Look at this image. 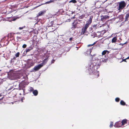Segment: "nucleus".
Listing matches in <instances>:
<instances>
[{
    "label": "nucleus",
    "instance_id": "obj_4",
    "mask_svg": "<svg viewBox=\"0 0 129 129\" xmlns=\"http://www.w3.org/2000/svg\"><path fill=\"white\" fill-rule=\"evenodd\" d=\"M78 22H80V21L79 20H75L72 23V28L73 29H74L77 27V24L78 23Z\"/></svg>",
    "mask_w": 129,
    "mask_h": 129
},
{
    "label": "nucleus",
    "instance_id": "obj_33",
    "mask_svg": "<svg viewBox=\"0 0 129 129\" xmlns=\"http://www.w3.org/2000/svg\"><path fill=\"white\" fill-rule=\"evenodd\" d=\"M16 19H17V18H13L12 19V21H15V20H16Z\"/></svg>",
    "mask_w": 129,
    "mask_h": 129
},
{
    "label": "nucleus",
    "instance_id": "obj_8",
    "mask_svg": "<svg viewBox=\"0 0 129 129\" xmlns=\"http://www.w3.org/2000/svg\"><path fill=\"white\" fill-rule=\"evenodd\" d=\"M109 53V52L107 50H105L103 51L102 53V55H105L107 53V54H108Z\"/></svg>",
    "mask_w": 129,
    "mask_h": 129
},
{
    "label": "nucleus",
    "instance_id": "obj_5",
    "mask_svg": "<svg viewBox=\"0 0 129 129\" xmlns=\"http://www.w3.org/2000/svg\"><path fill=\"white\" fill-rule=\"evenodd\" d=\"M89 23H87L85 24L84 27L83 28L82 31L83 32V34L86 32V30L89 27Z\"/></svg>",
    "mask_w": 129,
    "mask_h": 129
},
{
    "label": "nucleus",
    "instance_id": "obj_37",
    "mask_svg": "<svg viewBox=\"0 0 129 129\" xmlns=\"http://www.w3.org/2000/svg\"><path fill=\"white\" fill-rule=\"evenodd\" d=\"M125 59H123V61H126Z\"/></svg>",
    "mask_w": 129,
    "mask_h": 129
},
{
    "label": "nucleus",
    "instance_id": "obj_3",
    "mask_svg": "<svg viewBox=\"0 0 129 129\" xmlns=\"http://www.w3.org/2000/svg\"><path fill=\"white\" fill-rule=\"evenodd\" d=\"M126 3L124 1H121L119 3V6L118 10L121 11L126 6Z\"/></svg>",
    "mask_w": 129,
    "mask_h": 129
},
{
    "label": "nucleus",
    "instance_id": "obj_9",
    "mask_svg": "<svg viewBox=\"0 0 129 129\" xmlns=\"http://www.w3.org/2000/svg\"><path fill=\"white\" fill-rule=\"evenodd\" d=\"M93 17V16H91L90 17L89 21H88V23H89V24H90L92 22V18Z\"/></svg>",
    "mask_w": 129,
    "mask_h": 129
},
{
    "label": "nucleus",
    "instance_id": "obj_7",
    "mask_svg": "<svg viewBox=\"0 0 129 129\" xmlns=\"http://www.w3.org/2000/svg\"><path fill=\"white\" fill-rule=\"evenodd\" d=\"M127 121V120L126 119H124L121 122V125L122 126H123L125 124H126V122Z\"/></svg>",
    "mask_w": 129,
    "mask_h": 129
},
{
    "label": "nucleus",
    "instance_id": "obj_11",
    "mask_svg": "<svg viewBox=\"0 0 129 129\" xmlns=\"http://www.w3.org/2000/svg\"><path fill=\"white\" fill-rule=\"evenodd\" d=\"M33 49V48L32 47H29V48H27L25 50V52L26 53H27L28 52H29L30 50Z\"/></svg>",
    "mask_w": 129,
    "mask_h": 129
},
{
    "label": "nucleus",
    "instance_id": "obj_27",
    "mask_svg": "<svg viewBox=\"0 0 129 129\" xmlns=\"http://www.w3.org/2000/svg\"><path fill=\"white\" fill-rule=\"evenodd\" d=\"M95 42H94V43L93 44H90V45H88L87 46L88 47H90V46H93L95 44Z\"/></svg>",
    "mask_w": 129,
    "mask_h": 129
},
{
    "label": "nucleus",
    "instance_id": "obj_30",
    "mask_svg": "<svg viewBox=\"0 0 129 129\" xmlns=\"http://www.w3.org/2000/svg\"><path fill=\"white\" fill-rule=\"evenodd\" d=\"M13 88V86H11L10 88L9 89H8V90H12Z\"/></svg>",
    "mask_w": 129,
    "mask_h": 129
},
{
    "label": "nucleus",
    "instance_id": "obj_41",
    "mask_svg": "<svg viewBox=\"0 0 129 129\" xmlns=\"http://www.w3.org/2000/svg\"><path fill=\"white\" fill-rule=\"evenodd\" d=\"M2 96V95L1 94H0V97Z\"/></svg>",
    "mask_w": 129,
    "mask_h": 129
},
{
    "label": "nucleus",
    "instance_id": "obj_39",
    "mask_svg": "<svg viewBox=\"0 0 129 129\" xmlns=\"http://www.w3.org/2000/svg\"><path fill=\"white\" fill-rule=\"evenodd\" d=\"M106 16H105V17H103V18H106Z\"/></svg>",
    "mask_w": 129,
    "mask_h": 129
},
{
    "label": "nucleus",
    "instance_id": "obj_22",
    "mask_svg": "<svg viewBox=\"0 0 129 129\" xmlns=\"http://www.w3.org/2000/svg\"><path fill=\"white\" fill-rule=\"evenodd\" d=\"M119 100V99L118 98H116L115 101L116 102H118Z\"/></svg>",
    "mask_w": 129,
    "mask_h": 129
},
{
    "label": "nucleus",
    "instance_id": "obj_25",
    "mask_svg": "<svg viewBox=\"0 0 129 129\" xmlns=\"http://www.w3.org/2000/svg\"><path fill=\"white\" fill-rule=\"evenodd\" d=\"M52 2H53V1L51 0H50L49 1H48V2H46L45 3V4H49V3H50Z\"/></svg>",
    "mask_w": 129,
    "mask_h": 129
},
{
    "label": "nucleus",
    "instance_id": "obj_6",
    "mask_svg": "<svg viewBox=\"0 0 129 129\" xmlns=\"http://www.w3.org/2000/svg\"><path fill=\"white\" fill-rule=\"evenodd\" d=\"M121 123L119 122H116L114 124V126L115 127H122L121 125Z\"/></svg>",
    "mask_w": 129,
    "mask_h": 129
},
{
    "label": "nucleus",
    "instance_id": "obj_40",
    "mask_svg": "<svg viewBox=\"0 0 129 129\" xmlns=\"http://www.w3.org/2000/svg\"><path fill=\"white\" fill-rule=\"evenodd\" d=\"M41 5H39L38 6H37V7H39V6H40Z\"/></svg>",
    "mask_w": 129,
    "mask_h": 129
},
{
    "label": "nucleus",
    "instance_id": "obj_10",
    "mask_svg": "<svg viewBox=\"0 0 129 129\" xmlns=\"http://www.w3.org/2000/svg\"><path fill=\"white\" fill-rule=\"evenodd\" d=\"M117 39L116 37H114L112 40V43H115L117 40Z\"/></svg>",
    "mask_w": 129,
    "mask_h": 129
},
{
    "label": "nucleus",
    "instance_id": "obj_21",
    "mask_svg": "<svg viewBox=\"0 0 129 129\" xmlns=\"http://www.w3.org/2000/svg\"><path fill=\"white\" fill-rule=\"evenodd\" d=\"M113 123L112 122H111L110 123V127H113Z\"/></svg>",
    "mask_w": 129,
    "mask_h": 129
},
{
    "label": "nucleus",
    "instance_id": "obj_19",
    "mask_svg": "<svg viewBox=\"0 0 129 129\" xmlns=\"http://www.w3.org/2000/svg\"><path fill=\"white\" fill-rule=\"evenodd\" d=\"M20 53L19 52H18L16 53L15 55V56L16 57H18L19 56V55Z\"/></svg>",
    "mask_w": 129,
    "mask_h": 129
},
{
    "label": "nucleus",
    "instance_id": "obj_28",
    "mask_svg": "<svg viewBox=\"0 0 129 129\" xmlns=\"http://www.w3.org/2000/svg\"><path fill=\"white\" fill-rule=\"evenodd\" d=\"M26 45L25 44H23L22 46V47L23 48H25L26 47Z\"/></svg>",
    "mask_w": 129,
    "mask_h": 129
},
{
    "label": "nucleus",
    "instance_id": "obj_12",
    "mask_svg": "<svg viewBox=\"0 0 129 129\" xmlns=\"http://www.w3.org/2000/svg\"><path fill=\"white\" fill-rule=\"evenodd\" d=\"M33 93L35 96H36L38 94V91L37 90H34L33 91Z\"/></svg>",
    "mask_w": 129,
    "mask_h": 129
},
{
    "label": "nucleus",
    "instance_id": "obj_15",
    "mask_svg": "<svg viewBox=\"0 0 129 129\" xmlns=\"http://www.w3.org/2000/svg\"><path fill=\"white\" fill-rule=\"evenodd\" d=\"M129 17V13L127 14L125 16V21H128V18Z\"/></svg>",
    "mask_w": 129,
    "mask_h": 129
},
{
    "label": "nucleus",
    "instance_id": "obj_43",
    "mask_svg": "<svg viewBox=\"0 0 129 129\" xmlns=\"http://www.w3.org/2000/svg\"><path fill=\"white\" fill-rule=\"evenodd\" d=\"M20 95H21V93H20Z\"/></svg>",
    "mask_w": 129,
    "mask_h": 129
},
{
    "label": "nucleus",
    "instance_id": "obj_17",
    "mask_svg": "<svg viewBox=\"0 0 129 129\" xmlns=\"http://www.w3.org/2000/svg\"><path fill=\"white\" fill-rule=\"evenodd\" d=\"M120 104L122 105H124L125 104V103L122 100H121L120 102Z\"/></svg>",
    "mask_w": 129,
    "mask_h": 129
},
{
    "label": "nucleus",
    "instance_id": "obj_42",
    "mask_svg": "<svg viewBox=\"0 0 129 129\" xmlns=\"http://www.w3.org/2000/svg\"><path fill=\"white\" fill-rule=\"evenodd\" d=\"M1 71V70H0V71Z\"/></svg>",
    "mask_w": 129,
    "mask_h": 129
},
{
    "label": "nucleus",
    "instance_id": "obj_35",
    "mask_svg": "<svg viewBox=\"0 0 129 129\" xmlns=\"http://www.w3.org/2000/svg\"><path fill=\"white\" fill-rule=\"evenodd\" d=\"M17 38L18 39H20V37H17Z\"/></svg>",
    "mask_w": 129,
    "mask_h": 129
},
{
    "label": "nucleus",
    "instance_id": "obj_14",
    "mask_svg": "<svg viewBox=\"0 0 129 129\" xmlns=\"http://www.w3.org/2000/svg\"><path fill=\"white\" fill-rule=\"evenodd\" d=\"M92 48V47L91 49H90L89 50H88V51H87L86 52V54H90L91 52V50Z\"/></svg>",
    "mask_w": 129,
    "mask_h": 129
},
{
    "label": "nucleus",
    "instance_id": "obj_32",
    "mask_svg": "<svg viewBox=\"0 0 129 129\" xmlns=\"http://www.w3.org/2000/svg\"><path fill=\"white\" fill-rule=\"evenodd\" d=\"M24 99V97H23L21 99V101L22 102H23V100Z\"/></svg>",
    "mask_w": 129,
    "mask_h": 129
},
{
    "label": "nucleus",
    "instance_id": "obj_20",
    "mask_svg": "<svg viewBox=\"0 0 129 129\" xmlns=\"http://www.w3.org/2000/svg\"><path fill=\"white\" fill-rule=\"evenodd\" d=\"M77 2L76 0H72L70 2H72L73 3H76Z\"/></svg>",
    "mask_w": 129,
    "mask_h": 129
},
{
    "label": "nucleus",
    "instance_id": "obj_36",
    "mask_svg": "<svg viewBox=\"0 0 129 129\" xmlns=\"http://www.w3.org/2000/svg\"><path fill=\"white\" fill-rule=\"evenodd\" d=\"M129 59V56L127 57L126 59Z\"/></svg>",
    "mask_w": 129,
    "mask_h": 129
},
{
    "label": "nucleus",
    "instance_id": "obj_23",
    "mask_svg": "<svg viewBox=\"0 0 129 129\" xmlns=\"http://www.w3.org/2000/svg\"><path fill=\"white\" fill-rule=\"evenodd\" d=\"M8 75L9 76V79H11V80H13V79L12 78H10V73H8Z\"/></svg>",
    "mask_w": 129,
    "mask_h": 129
},
{
    "label": "nucleus",
    "instance_id": "obj_2",
    "mask_svg": "<svg viewBox=\"0 0 129 129\" xmlns=\"http://www.w3.org/2000/svg\"><path fill=\"white\" fill-rule=\"evenodd\" d=\"M47 61V59H45L44 60L43 62L42 63L40 64H38L37 66H35L34 68V70L35 71L38 70L41 67H42L43 65L45 64Z\"/></svg>",
    "mask_w": 129,
    "mask_h": 129
},
{
    "label": "nucleus",
    "instance_id": "obj_1",
    "mask_svg": "<svg viewBox=\"0 0 129 129\" xmlns=\"http://www.w3.org/2000/svg\"><path fill=\"white\" fill-rule=\"evenodd\" d=\"M96 54L91 55L92 56L91 61L89 64L88 70L90 74H92L94 75V77L97 78L99 76V72L96 71L99 68L102 63V61L106 62L108 61V59H99L95 57Z\"/></svg>",
    "mask_w": 129,
    "mask_h": 129
},
{
    "label": "nucleus",
    "instance_id": "obj_13",
    "mask_svg": "<svg viewBox=\"0 0 129 129\" xmlns=\"http://www.w3.org/2000/svg\"><path fill=\"white\" fill-rule=\"evenodd\" d=\"M45 11H42L40 12L38 14V16H41L42 15H43V14L45 13Z\"/></svg>",
    "mask_w": 129,
    "mask_h": 129
},
{
    "label": "nucleus",
    "instance_id": "obj_24",
    "mask_svg": "<svg viewBox=\"0 0 129 129\" xmlns=\"http://www.w3.org/2000/svg\"><path fill=\"white\" fill-rule=\"evenodd\" d=\"M97 26V25H94L92 27L93 29H95L96 28Z\"/></svg>",
    "mask_w": 129,
    "mask_h": 129
},
{
    "label": "nucleus",
    "instance_id": "obj_29",
    "mask_svg": "<svg viewBox=\"0 0 129 129\" xmlns=\"http://www.w3.org/2000/svg\"><path fill=\"white\" fill-rule=\"evenodd\" d=\"M25 27L24 26H23V27H19V29L20 30H21V29H23L24 28H25Z\"/></svg>",
    "mask_w": 129,
    "mask_h": 129
},
{
    "label": "nucleus",
    "instance_id": "obj_38",
    "mask_svg": "<svg viewBox=\"0 0 129 129\" xmlns=\"http://www.w3.org/2000/svg\"><path fill=\"white\" fill-rule=\"evenodd\" d=\"M125 44V43H124L123 44H121V45H123V44Z\"/></svg>",
    "mask_w": 129,
    "mask_h": 129
},
{
    "label": "nucleus",
    "instance_id": "obj_16",
    "mask_svg": "<svg viewBox=\"0 0 129 129\" xmlns=\"http://www.w3.org/2000/svg\"><path fill=\"white\" fill-rule=\"evenodd\" d=\"M33 29H32V30L31 31H33ZM33 30H34V31H33V33H34L35 34H37L38 33V31L36 29H35V30L33 29Z\"/></svg>",
    "mask_w": 129,
    "mask_h": 129
},
{
    "label": "nucleus",
    "instance_id": "obj_18",
    "mask_svg": "<svg viewBox=\"0 0 129 129\" xmlns=\"http://www.w3.org/2000/svg\"><path fill=\"white\" fill-rule=\"evenodd\" d=\"M53 24V22L52 21L51 23H49L48 24V27H50L51 26H52Z\"/></svg>",
    "mask_w": 129,
    "mask_h": 129
},
{
    "label": "nucleus",
    "instance_id": "obj_31",
    "mask_svg": "<svg viewBox=\"0 0 129 129\" xmlns=\"http://www.w3.org/2000/svg\"><path fill=\"white\" fill-rule=\"evenodd\" d=\"M55 61V60H53L51 61V63H53Z\"/></svg>",
    "mask_w": 129,
    "mask_h": 129
},
{
    "label": "nucleus",
    "instance_id": "obj_34",
    "mask_svg": "<svg viewBox=\"0 0 129 129\" xmlns=\"http://www.w3.org/2000/svg\"><path fill=\"white\" fill-rule=\"evenodd\" d=\"M72 39H73L72 38V37L70 38L69 39L70 41H71L72 40Z\"/></svg>",
    "mask_w": 129,
    "mask_h": 129
},
{
    "label": "nucleus",
    "instance_id": "obj_26",
    "mask_svg": "<svg viewBox=\"0 0 129 129\" xmlns=\"http://www.w3.org/2000/svg\"><path fill=\"white\" fill-rule=\"evenodd\" d=\"M34 89L33 88L30 87L29 88V91H34Z\"/></svg>",
    "mask_w": 129,
    "mask_h": 129
}]
</instances>
